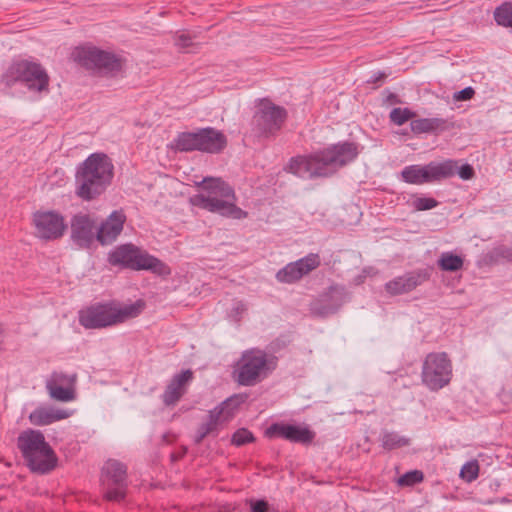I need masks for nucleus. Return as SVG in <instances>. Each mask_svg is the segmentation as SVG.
<instances>
[{
	"label": "nucleus",
	"mask_w": 512,
	"mask_h": 512,
	"mask_svg": "<svg viewBox=\"0 0 512 512\" xmlns=\"http://www.w3.org/2000/svg\"><path fill=\"white\" fill-rule=\"evenodd\" d=\"M31 222L35 236L45 241L60 239L67 229L63 215L54 210L35 211L32 214Z\"/></svg>",
	"instance_id": "obj_13"
},
{
	"label": "nucleus",
	"mask_w": 512,
	"mask_h": 512,
	"mask_svg": "<svg viewBox=\"0 0 512 512\" xmlns=\"http://www.w3.org/2000/svg\"><path fill=\"white\" fill-rule=\"evenodd\" d=\"M57 456L51 446L48 444L41 452L36 453L27 461L31 471L40 474H46L52 471L57 465Z\"/></svg>",
	"instance_id": "obj_24"
},
{
	"label": "nucleus",
	"mask_w": 512,
	"mask_h": 512,
	"mask_svg": "<svg viewBox=\"0 0 512 512\" xmlns=\"http://www.w3.org/2000/svg\"><path fill=\"white\" fill-rule=\"evenodd\" d=\"M277 358L264 350L251 348L243 351L232 369L233 380L241 386H255L276 368Z\"/></svg>",
	"instance_id": "obj_7"
},
{
	"label": "nucleus",
	"mask_w": 512,
	"mask_h": 512,
	"mask_svg": "<svg viewBox=\"0 0 512 512\" xmlns=\"http://www.w3.org/2000/svg\"><path fill=\"white\" fill-rule=\"evenodd\" d=\"M457 161L430 162L427 165H409L401 171V179L413 185H421L451 178L456 174Z\"/></svg>",
	"instance_id": "obj_11"
},
{
	"label": "nucleus",
	"mask_w": 512,
	"mask_h": 512,
	"mask_svg": "<svg viewBox=\"0 0 512 512\" xmlns=\"http://www.w3.org/2000/svg\"><path fill=\"white\" fill-rule=\"evenodd\" d=\"M217 425L214 423V421L207 420V422L202 423L196 433L195 442L201 443L206 436H208L210 433L217 430Z\"/></svg>",
	"instance_id": "obj_36"
},
{
	"label": "nucleus",
	"mask_w": 512,
	"mask_h": 512,
	"mask_svg": "<svg viewBox=\"0 0 512 512\" xmlns=\"http://www.w3.org/2000/svg\"><path fill=\"white\" fill-rule=\"evenodd\" d=\"M475 91L472 87H466L457 93H455L454 98L457 101H467L473 98Z\"/></svg>",
	"instance_id": "obj_41"
},
{
	"label": "nucleus",
	"mask_w": 512,
	"mask_h": 512,
	"mask_svg": "<svg viewBox=\"0 0 512 512\" xmlns=\"http://www.w3.org/2000/svg\"><path fill=\"white\" fill-rule=\"evenodd\" d=\"M127 220L122 209L114 210L99 226L97 225L96 240L101 245L112 244L122 233Z\"/></svg>",
	"instance_id": "obj_19"
},
{
	"label": "nucleus",
	"mask_w": 512,
	"mask_h": 512,
	"mask_svg": "<svg viewBox=\"0 0 512 512\" xmlns=\"http://www.w3.org/2000/svg\"><path fill=\"white\" fill-rule=\"evenodd\" d=\"M496 23L503 27L512 28V2H504L494 11Z\"/></svg>",
	"instance_id": "obj_29"
},
{
	"label": "nucleus",
	"mask_w": 512,
	"mask_h": 512,
	"mask_svg": "<svg viewBox=\"0 0 512 512\" xmlns=\"http://www.w3.org/2000/svg\"><path fill=\"white\" fill-rule=\"evenodd\" d=\"M144 308L145 302L141 299L128 305H120L114 301L97 302L82 308L78 313V320L86 329H102L136 318Z\"/></svg>",
	"instance_id": "obj_4"
},
{
	"label": "nucleus",
	"mask_w": 512,
	"mask_h": 512,
	"mask_svg": "<svg viewBox=\"0 0 512 512\" xmlns=\"http://www.w3.org/2000/svg\"><path fill=\"white\" fill-rule=\"evenodd\" d=\"M382 446L386 450H394L409 445V439L396 432H387L382 436Z\"/></svg>",
	"instance_id": "obj_30"
},
{
	"label": "nucleus",
	"mask_w": 512,
	"mask_h": 512,
	"mask_svg": "<svg viewBox=\"0 0 512 512\" xmlns=\"http://www.w3.org/2000/svg\"><path fill=\"white\" fill-rule=\"evenodd\" d=\"M192 44V37L188 34H180L176 39V45L182 49H186Z\"/></svg>",
	"instance_id": "obj_42"
},
{
	"label": "nucleus",
	"mask_w": 512,
	"mask_h": 512,
	"mask_svg": "<svg viewBox=\"0 0 512 512\" xmlns=\"http://www.w3.org/2000/svg\"><path fill=\"white\" fill-rule=\"evenodd\" d=\"M71 58L77 65L93 75L110 78L123 73L127 62L122 55L91 44L75 47Z\"/></svg>",
	"instance_id": "obj_5"
},
{
	"label": "nucleus",
	"mask_w": 512,
	"mask_h": 512,
	"mask_svg": "<svg viewBox=\"0 0 512 512\" xmlns=\"http://www.w3.org/2000/svg\"><path fill=\"white\" fill-rule=\"evenodd\" d=\"M249 506L252 512H269V505L266 500L259 499L249 501Z\"/></svg>",
	"instance_id": "obj_39"
},
{
	"label": "nucleus",
	"mask_w": 512,
	"mask_h": 512,
	"mask_svg": "<svg viewBox=\"0 0 512 512\" xmlns=\"http://www.w3.org/2000/svg\"><path fill=\"white\" fill-rule=\"evenodd\" d=\"M0 81L6 88L22 83L30 91L40 93L49 90L50 78L40 63L27 59H14L1 75Z\"/></svg>",
	"instance_id": "obj_8"
},
{
	"label": "nucleus",
	"mask_w": 512,
	"mask_h": 512,
	"mask_svg": "<svg viewBox=\"0 0 512 512\" xmlns=\"http://www.w3.org/2000/svg\"><path fill=\"white\" fill-rule=\"evenodd\" d=\"M255 441V437L251 431L246 428L236 430L231 438V443L237 447L243 446Z\"/></svg>",
	"instance_id": "obj_35"
},
{
	"label": "nucleus",
	"mask_w": 512,
	"mask_h": 512,
	"mask_svg": "<svg viewBox=\"0 0 512 512\" xmlns=\"http://www.w3.org/2000/svg\"><path fill=\"white\" fill-rule=\"evenodd\" d=\"M424 474L421 470H412L403 474L398 479V484L402 487H411L423 482Z\"/></svg>",
	"instance_id": "obj_33"
},
{
	"label": "nucleus",
	"mask_w": 512,
	"mask_h": 512,
	"mask_svg": "<svg viewBox=\"0 0 512 512\" xmlns=\"http://www.w3.org/2000/svg\"><path fill=\"white\" fill-rule=\"evenodd\" d=\"M345 289L340 285H331L319 295L318 301L325 312L336 311L344 302Z\"/></svg>",
	"instance_id": "obj_26"
},
{
	"label": "nucleus",
	"mask_w": 512,
	"mask_h": 512,
	"mask_svg": "<svg viewBox=\"0 0 512 512\" xmlns=\"http://www.w3.org/2000/svg\"><path fill=\"white\" fill-rule=\"evenodd\" d=\"M431 274L432 268L430 267L409 271L385 283L384 288L391 296L407 294L429 281Z\"/></svg>",
	"instance_id": "obj_16"
},
{
	"label": "nucleus",
	"mask_w": 512,
	"mask_h": 512,
	"mask_svg": "<svg viewBox=\"0 0 512 512\" xmlns=\"http://www.w3.org/2000/svg\"><path fill=\"white\" fill-rule=\"evenodd\" d=\"M170 147L175 152H200V129L195 132L178 133Z\"/></svg>",
	"instance_id": "obj_27"
},
{
	"label": "nucleus",
	"mask_w": 512,
	"mask_h": 512,
	"mask_svg": "<svg viewBox=\"0 0 512 512\" xmlns=\"http://www.w3.org/2000/svg\"><path fill=\"white\" fill-rule=\"evenodd\" d=\"M69 416L70 413L63 409L38 407L30 413L29 420L35 426H45L66 419Z\"/></svg>",
	"instance_id": "obj_25"
},
{
	"label": "nucleus",
	"mask_w": 512,
	"mask_h": 512,
	"mask_svg": "<svg viewBox=\"0 0 512 512\" xmlns=\"http://www.w3.org/2000/svg\"><path fill=\"white\" fill-rule=\"evenodd\" d=\"M71 240L82 249H89L96 240V219L89 213L79 212L70 220Z\"/></svg>",
	"instance_id": "obj_14"
},
{
	"label": "nucleus",
	"mask_w": 512,
	"mask_h": 512,
	"mask_svg": "<svg viewBox=\"0 0 512 512\" xmlns=\"http://www.w3.org/2000/svg\"><path fill=\"white\" fill-rule=\"evenodd\" d=\"M287 118L288 112L283 106L276 105L268 98H262L258 100L252 116L251 130L258 138H275L282 130Z\"/></svg>",
	"instance_id": "obj_9"
},
{
	"label": "nucleus",
	"mask_w": 512,
	"mask_h": 512,
	"mask_svg": "<svg viewBox=\"0 0 512 512\" xmlns=\"http://www.w3.org/2000/svg\"><path fill=\"white\" fill-rule=\"evenodd\" d=\"M193 378L194 373L191 369L175 374L162 394L163 403L166 406L175 405L187 392V387Z\"/></svg>",
	"instance_id": "obj_20"
},
{
	"label": "nucleus",
	"mask_w": 512,
	"mask_h": 512,
	"mask_svg": "<svg viewBox=\"0 0 512 512\" xmlns=\"http://www.w3.org/2000/svg\"><path fill=\"white\" fill-rule=\"evenodd\" d=\"M315 432L308 427L287 423H273L265 430L267 438H282L293 443L309 445L315 438Z\"/></svg>",
	"instance_id": "obj_17"
},
{
	"label": "nucleus",
	"mask_w": 512,
	"mask_h": 512,
	"mask_svg": "<svg viewBox=\"0 0 512 512\" xmlns=\"http://www.w3.org/2000/svg\"><path fill=\"white\" fill-rule=\"evenodd\" d=\"M359 153L358 143L340 141L306 155L291 157L285 171L298 177L307 175L310 179L328 178L355 161Z\"/></svg>",
	"instance_id": "obj_1"
},
{
	"label": "nucleus",
	"mask_w": 512,
	"mask_h": 512,
	"mask_svg": "<svg viewBox=\"0 0 512 512\" xmlns=\"http://www.w3.org/2000/svg\"><path fill=\"white\" fill-rule=\"evenodd\" d=\"M421 382L431 392L448 386L453 378V363L446 352L426 354L421 366Z\"/></svg>",
	"instance_id": "obj_10"
},
{
	"label": "nucleus",
	"mask_w": 512,
	"mask_h": 512,
	"mask_svg": "<svg viewBox=\"0 0 512 512\" xmlns=\"http://www.w3.org/2000/svg\"><path fill=\"white\" fill-rule=\"evenodd\" d=\"M107 261L114 267L133 271L146 270L161 277H167L172 272L168 264L132 243L114 247L108 253Z\"/></svg>",
	"instance_id": "obj_6"
},
{
	"label": "nucleus",
	"mask_w": 512,
	"mask_h": 512,
	"mask_svg": "<svg viewBox=\"0 0 512 512\" xmlns=\"http://www.w3.org/2000/svg\"><path fill=\"white\" fill-rule=\"evenodd\" d=\"M102 485L104 498L108 501L120 502L127 493V467L116 460H109L102 469Z\"/></svg>",
	"instance_id": "obj_12"
},
{
	"label": "nucleus",
	"mask_w": 512,
	"mask_h": 512,
	"mask_svg": "<svg viewBox=\"0 0 512 512\" xmlns=\"http://www.w3.org/2000/svg\"><path fill=\"white\" fill-rule=\"evenodd\" d=\"M226 135L213 127L200 128V152L219 154L227 147Z\"/></svg>",
	"instance_id": "obj_22"
},
{
	"label": "nucleus",
	"mask_w": 512,
	"mask_h": 512,
	"mask_svg": "<svg viewBox=\"0 0 512 512\" xmlns=\"http://www.w3.org/2000/svg\"><path fill=\"white\" fill-rule=\"evenodd\" d=\"M410 128L411 131L416 135L429 133L428 118H414L410 122Z\"/></svg>",
	"instance_id": "obj_38"
},
{
	"label": "nucleus",
	"mask_w": 512,
	"mask_h": 512,
	"mask_svg": "<svg viewBox=\"0 0 512 512\" xmlns=\"http://www.w3.org/2000/svg\"><path fill=\"white\" fill-rule=\"evenodd\" d=\"M456 173L464 180L473 178L475 174L473 167L469 164H464L460 168L457 167Z\"/></svg>",
	"instance_id": "obj_40"
},
{
	"label": "nucleus",
	"mask_w": 512,
	"mask_h": 512,
	"mask_svg": "<svg viewBox=\"0 0 512 512\" xmlns=\"http://www.w3.org/2000/svg\"><path fill=\"white\" fill-rule=\"evenodd\" d=\"M18 448L20 449L26 462L36 453L41 452L42 448L48 445L42 432L38 430H28L18 437Z\"/></svg>",
	"instance_id": "obj_23"
},
{
	"label": "nucleus",
	"mask_w": 512,
	"mask_h": 512,
	"mask_svg": "<svg viewBox=\"0 0 512 512\" xmlns=\"http://www.w3.org/2000/svg\"><path fill=\"white\" fill-rule=\"evenodd\" d=\"M196 186L202 192L190 198L193 206L228 218L247 217V212L235 204L234 189L221 178L205 177L202 181L196 182Z\"/></svg>",
	"instance_id": "obj_3"
},
{
	"label": "nucleus",
	"mask_w": 512,
	"mask_h": 512,
	"mask_svg": "<svg viewBox=\"0 0 512 512\" xmlns=\"http://www.w3.org/2000/svg\"><path fill=\"white\" fill-rule=\"evenodd\" d=\"M247 396L243 394H234L227 398L214 409L209 411L208 420L214 421L218 426L222 422L231 420L239 407L246 401Z\"/></svg>",
	"instance_id": "obj_21"
},
{
	"label": "nucleus",
	"mask_w": 512,
	"mask_h": 512,
	"mask_svg": "<svg viewBox=\"0 0 512 512\" xmlns=\"http://www.w3.org/2000/svg\"><path fill=\"white\" fill-rule=\"evenodd\" d=\"M429 133L439 134L454 127L448 119L433 117L428 118Z\"/></svg>",
	"instance_id": "obj_34"
},
{
	"label": "nucleus",
	"mask_w": 512,
	"mask_h": 512,
	"mask_svg": "<svg viewBox=\"0 0 512 512\" xmlns=\"http://www.w3.org/2000/svg\"><path fill=\"white\" fill-rule=\"evenodd\" d=\"M113 176L112 160L104 153H93L76 169L75 193L84 201L94 200L110 186Z\"/></svg>",
	"instance_id": "obj_2"
},
{
	"label": "nucleus",
	"mask_w": 512,
	"mask_h": 512,
	"mask_svg": "<svg viewBox=\"0 0 512 512\" xmlns=\"http://www.w3.org/2000/svg\"><path fill=\"white\" fill-rule=\"evenodd\" d=\"M384 103L389 104V105H396V104H401L402 100L399 98V96L397 94H395L393 92H388L384 99Z\"/></svg>",
	"instance_id": "obj_44"
},
{
	"label": "nucleus",
	"mask_w": 512,
	"mask_h": 512,
	"mask_svg": "<svg viewBox=\"0 0 512 512\" xmlns=\"http://www.w3.org/2000/svg\"><path fill=\"white\" fill-rule=\"evenodd\" d=\"M415 117L416 113L407 107L394 108L391 110L389 114L390 121L397 126H401L405 124L407 121H412Z\"/></svg>",
	"instance_id": "obj_31"
},
{
	"label": "nucleus",
	"mask_w": 512,
	"mask_h": 512,
	"mask_svg": "<svg viewBox=\"0 0 512 512\" xmlns=\"http://www.w3.org/2000/svg\"><path fill=\"white\" fill-rule=\"evenodd\" d=\"M76 380V374L69 375L63 372H53L46 383L50 397L61 402L75 400Z\"/></svg>",
	"instance_id": "obj_18"
},
{
	"label": "nucleus",
	"mask_w": 512,
	"mask_h": 512,
	"mask_svg": "<svg viewBox=\"0 0 512 512\" xmlns=\"http://www.w3.org/2000/svg\"><path fill=\"white\" fill-rule=\"evenodd\" d=\"M479 463L476 460L466 462L460 470V478L471 483L479 476Z\"/></svg>",
	"instance_id": "obj_32"
},
{
	"label": "nucleus",
	"mask_w": 512,
	"mask_h": 512,
	"mask_svg": "<svg viewBox=\"0 0 512 512\" xmlns=\"http://www.w3.org/2000/svg\"><path fill=\"white\" fill-rule=\"evenodd\" d=\"M438 206V201L432 197H418L413 201V207L417 211L430 210Z\"/></svg>",
	"instance_id": "obj_37"
},
{
	"label": "nucleus",
	"mask_w": 512,
	"mask_h": 512,
	"mask_svg": "<svg viewBox=\"0 0 512 512\" xmlns=\"http://www.w3.org/2000/svg\"><path fill=\"white\" fill-rule=\"evenodd\" d=\"M320 265V255L317 253H309L294 262L286 264L276 273V279L280 283L293 284L299 282L304 276L309 275Z\"/></svg>",
	"instance_id": "obj_15"
},
{
	"label": "nucleus",
	"mask_w": 512,
	"mask_h": 512,
	"mask_svg": "<svg viewBox=\"0 0 512 512\" xmlns=\"http://www.w3.org/2000/svg\"><path fill=\"white\" fill-rule=\"evenodd\" d=\"M2 333V329L0 328V334ZM3 350L2 348V341L0 340V352Z\"/></svg>",
	"instance_id": "obj_45"
},
{
	"label": "nucleus",
	"mask_w": 512,
	"mask_h": 512,
	"mask_svg": "<svg viewBox=\"0 0 512 512\" xmlns=\"http://www.w3.org/2000/svg\"><path fill=\"white\" fill-rule=\"evenodd\" d=\"M437 266L444 272H457L464 266V257L450 251L443 252L437 260Z\"/></svg>",
	"instance_id": "obj_28"
},
{
	"label": "nucleus",
	"mask_w": 512,
	"mask_h": 512,
	"mask_svg": "<svg viewBox=\"0 0 512 512\" xmlns=\"http://www.w3.org/2000/svg\"><path fill=\"white\" fill-rule=\"evenodd\" d=\"M388 77V74H386L383 71H378L377 73L373 74L371 78L367 81L369 84H376V88L380 87L381 84L385 81V79Z\"/></svg>",
	"instance_id": "obj_43"
}]
</instances>
